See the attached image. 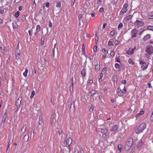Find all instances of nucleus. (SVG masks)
I'll return each mask as SVG.
<instances>
[{
	"instance_id": "17",
	"label": "nucleus",
	"mask_w": 153,
	"mask_h": 153,
	"mask_svg": "<svg viewBox=\"0 0 153 153\" xmlns=\"http://www.w3.org/2000/svg\"><path fill=\"white\" fill-rule=\"evenodd\" d=\"M74 153H84V152L82 149H81L79 151L77 149H75Z\"/></svg>"
},
{
	"instance_id": "37",
	"label": "nucleus",
	"mask_w": 153,
	"mask_h": 153,
	"mask_svg": "<svg viewBox=\"0 0 153 153\" xmlns=\"http://www.w3.org/2000/svg\"><path fill=\"white\" fill-rule=\"evenodd\" d=\"M35 93V92L34 91H33L32 92V93H31V95L30 97V98H33V97L34 96Z\"/></svg>"
},
{
	"instance_id": "16",
	"label": "nucleus",
	"mask_w": 153,
	"mask_h": 153,
	"mask_svg": "<svg viewBox=\"0 0 153 153\" xmlns=\"http://www.w3.org/2000/svg\"><path fill=\"white\" fill-rule=\"evenodd\" d=\"M29 139V136L27 134H26L24 135L23 140L25 142H27L28 141Z\"/></svg>"
},
{
	"instance_id": "14",
	"label": "nucleus",
	"mask_w": 153,
	"mask_h": 153,
	"mask_svg": "<svg viewBox=\"0 0 153 153\" xmlns=\"http://www.w3.org/2000/svg\"><path fill=\"white\" fill-rule=\"evenodd\" d=\"M57 134L62 138L63 137L62 133H64L63 131L62 130H58L56 131Z\"/></svg>"
},
{
	"instance_id": "23",
	"label": "nucleus",
	"mask_w": 153,
	"mask_h": 153,
	"mask_svg": "<svg viewBox=\"0 0 153 153\" xmlns=\"http://www.w3.org/2000/svg\"><path fill=\"white\" fill-rule=\"evenodd\" d=\"M40 26L39 25H38L36 26V30L35 33V36L40 31Z\"/></svg>"
},
{
	"instance_id": "43",
	"label": "nucleus",
	"mask_w": 153,
	"mask_h": 153,
	"mask_svg": "<svg viewBox=\"0 0 153 153\" xmlns=\"http://www.w3.org/2000/svg\"><path fill=\"white\" fill-rule=\"evenodd\" d=\"M110 55L112 56H113L115 55V53L114 51H111V52Z\"/></svg>"
},
{
	"instance_id": "25",
	"label": "nucleus",
	"mask_w": 153,
	"mask_h": 153,
	"mask_svg": "<svg viewBox=\"0 0 153 153\" xmlns=\"http://www.w3.org/2000/svg\"><path fill=\"white\" fill-rule=\"evenodd\" d=\"M42 123V118L41 117H39V123L38 125V126H41Z\"/></svg>"
},
{
	"instance_id": "54",
	"label": "nucleus",
	"mask_w": 153,
	"mask_h": 153,
	"mask_svg": "<svg viewBox=\"0 0 153 153\" xmlns=\"http://www.w3.org/2000/svg\"><path fill=\"white\" fill-rule=\"evenodd\" d=\"M93 110H94V107L93 106H92L89 109V111H90L91 112V111H92Z\"/></svg>"
},
{
	"instance_id": "1",
	"label": "nucleus",
	"mask_w": 153,
	"mask_h": 153,
	"mask_svg": "<svg viewBox=\"0 0 153 153\" xmlns=\"http://www.w3.org/2000/svg\"><path fill=\"white\" fill-rule=\"evenodd\" d=\"M146 125L145 123H143L141 124L135 130V133L137 134H139L142 132L146 128Z\"/></svg>"
},
{
	"instance_id": "51",
	"label": "nucleus",
	"mask_w": 153,
	"mask_h": 153,
	"mask_svg": "<svg viewBox=\"0 0 153 153\" xmlns=\"http://www.w3.org/2000/svg\"><path fill=\"white\" fill-rule=\"evenodd\" d=\"M71 81H72V82H71L72 86H71L70 87V88H72V89H73V77H72Z\"/></svg>"
},
{
	"instance_id": "63",
	"label": "nucleus",
	"mask_w": 153,
	"mask_h": 153,
	"mask_svg": "<svg viewBox=\"0 0 153 153\" xmlns=\"http://www.w3.org/2000/svg\"><path fill=\"white\" fill-rule=\"evenodd\" d=\"M119 43V42L118 41H116L114 42V44L115 45H118Z\"/></svg>"
},
{
	"instance_id": "50",
	"label": "nucleus",
	"mask_w": 153,
	"mask_h": 153,
	"mask_svg": "<svg viewBox=\"0 0 153 153\" xmlns=\"http://www.w3.org/2000/svg\"><path fill=\"white\" fill-rule=\"evenodd\" d=\"M97 46L96 45H95L94 48V51L96 52L97 50Z\"/></svg>"
},
{
	"instance_id": "11",
	"label": "nucleus",
	"mask_w": 153,
	"mask_h": 153,
	"mask_svg": "<svg viewBox=\"0 0 153 153\" xmlns=\"http://www.w3.org/2000/svg\"><path fill=\"white\" fill-rule=\"evenodd\" d=\"M117 92L118 94V95L120 97H122L123 95V92L121 90V89L120 88H118L117 89Z\"/></svg>"
},
{
	"instance_id": "49",
	"label": "nucleus",
	"mask_w": 153,
	"mask_h": 153,
	"mask_svg": "<svg viewBox=\"0 0 153 153\" xmlns=\"http://www.w3.org/2000/svg\"><path fill=\"white\" fill-rule=\"evenodd\" d=\"M95 40L97 42L98 39V36L97 35V34H96L95 36Z\"/></svg>"
},
{
	"instance_id": "29",
	"label": "nucleus",
	"mask_w": 153,
	"mask_h": 153,
	"mask_svg": "<svg viewBox=\"0 0 153 153\" xmlns=\"http://www.w3.org/2000/svg\"><path fill=\"white\" fill-rule=\"evenodd\" d=\"M20 14V12L19 11H17L15 14V17L18 18Z\"/></svg>"
},
{
	"instance_id": "53",
	"label": "nucleus",
	"mask_w": 153,
	"mask_h": 153,
	"mask_svg": "<svg viewBox=\"0 0 153 153\" xmlns=\"http://www.w3.org/2000/svg\"><path fill=\"white\" fill-rule=\"evenodd\" d=\"M91 16L92 17H94L95 16V13L94 12H93L91 14Z\"/></svg>"
},
{
	"instance_id": "31",
	"label": "nucleus",
	"mask_w": 153,
	"mask_h": 153,
	"mask_svg": "<svg viewBox=\"0 0 153 153\" xmlns=\"http://www.w3.org/2000/svg\"><path fill=\"white\" fill-rule=\"evenodd\" d=\"M56 6L57 7L59 8L61 6V4L60 2L59 1H58L56 2Z\"/></svg>"
},
{
	"instance_id": "42",
	"label": "nucleus",
	"mask_w": 153,
	"mask_h": 153,
	"mask_svg": "<svg viewBox=\"0 0 153 153\" xmlns=\"http://www.w3.org/2000/svg\"><path fill=\"white\" fill-rule=\"evenodd\" d=\"M82 17V14H79L78 15V19L79 21H80V20Z\"/></svg>"
},
{
	"instance_id": "21",
	"label": "nucleus",
	"mask_w": 153,
	"mask_h": 153,
	"mask_svg": "<svg viewBox=\"0 0 153 153\" xmlns=\"http://www.w3.org/2000/svg\"><path fill=\"white\" fill-rule=\"evenodd\" d=\"M100 68V63L98 64V63L95 66V69L97 71H98Z\"/></svg>"
},
{
	"instance_id": "39",
	"label": "nucleus",
	"mask_w": 153,
	"mask_h": 153,
	"mask_svg": "<svg viewBox=\"0 0 153 153\" xmlns=\"http://www.w3.org/2000/svg\"><path fill=\"white\" fill-rule=\"evenodd\" d=\"M107 69L106 67H105L104 68H103L102 71V74H104L106 72V70Z\"/></svg>"
},
{
	"instance_id": "33",
	"label": "nucleus",
	"mask_w": 153,
	"mask_h": 153,
	"mask_svg": "<svg viewBox=\"0 0 153 153\" xmlns=\"http://www.w3.org/2000/svg\"><path fill=\"white\" fill-rule=\"evenodd\" d=\"M112 40V39H110L109 40V41L108 42V45L109 46H110V45L113 46V44L112 43V42L111 41V40Z\"/></svg>"
},
{
	"instance_id": "45",
	"label": "nucleus",
	"mask_w": 153,
	"mask_h": 153,
	"mask_svg": "<svg viewBox=\"0 0 153 153\" xmlns=\"http://www.w3.org/2000/svg\"><path fill=\"white\" fill-rule=\"evenodd\" d=\"M4 10L0 8V14H3L4 13Z\"/></svg>"
},
{
	"instance_id": "24",
	"label": "nucleus",
	"mask_w": 153,
	"mask_h": 153,
	"mask_svg": "<svg viewBox=\"0 0 153 153\" xmlns=\"http://www.w3.org/2000/svg\"><path fill=\"white\" fill-rule=\"evenodd\" d=\"M81 75L83 76H84L86 75V72L85 69L82 70L81 73Z\"/></svg>"
},
{
	"instance_id": "36",
	"label": "nucleus",
	"mask_w": 153,
	"mask_h": 153,
	"mask_svg": "<svg viewBox=\"0 0 153 153\" xmlns=\"http://www.w3.org/2000/svg\"><path fill=\"white\" fill-rule=\"evenodd\" d=\"M102 51L105 54H107L108 53V51L105 50L104 48L102 49Z\"/></svg>"
},
{
	"instance_id": "8",
	"label": "nucleus",
	"mask_w": 153,
	"mask_h": 153,
	"mask_svg": "<svg viewBox=\"0 0 153 153\" xmlns=\"http://www.w3.org/2000/svg\"><path fill=\"white\" fill-rule=\"evenodd\" d=\"M118 126L117 125H114L111 128L110 130L111 131L114 132L117 130L118 128Z\"/></svg>"
},
{
	"instance_id": "7",
	"label": "nucleus",
	"mask_w": 153,
	"mask_h": 153,
	"mask_svg": "<svg viewBox=\"0 0 153 153\" xmlns=\"http://www.w3.org/2000/svg\"><path fill=\"white\" fill-rule=\"evenodd\" d=\"M22 100V97H19L16 102V105L17 106V109H18L20 107L21 104V101Z\"/></svg>"
},
{
	"instance_id": "13",
	"label": "nucleus",
	"mask_w": 153,
	"mask_h": 153,
	"mask_svg": "<svg viewBox=\"0 0 153 153\" xmlns=\"http://www.w3.org/2000/svg\"><path fill=\"white\" fill-rule=\"evenodd\" d=\"M55 115L54 114H51V117L50 122L51 124H52L55 120Z\"/></svg>"
},
{
	"instance_id": "26",
	"label": "nucleus",
	"mask_w": 153,
	"mask_h": 153,
	"mask_svg": "<svg viewBox=\"0 0 153 153\" xmlns=\"http://www.w3.org/2000/svg\"><path fill=\"white\" fill-rule=\"evenodd\" d=\"M143 143L141 140H139L138 143L137 144V146L138 148L140 147H141L143 144Z\"/></svg>"
},
{
	"instance_id": "3",
	"label": "nucleus",
	"mask_w": 153,
	"mask_h": 153,
	"mask_svg": "<svg viewBox=\"0 0 153 153\" xmlns=\"http://www.w3.org/2000/svg\"><path fill=\"white\" fill-rule=\"evenodd\" d=\"M140 64L141 65V68L143 70H145L146 69L149 65V63L147 62H144L140 60L139 61Z\"/></svg>"
},
{
	"instance_id": "56",
	"label": "nucleus",
	"mask_w": 153,
	"mask_h": 153,
	"mask_svg": "<svg viewBox=\"0 0 153 153\" xmlns=\"http://www.w3.org/2000/svg\"><path fill=\"white\" fill-rule=\"evenodd\" d=\"M23 8L22 6H20L19 7V10L21 11Z\"/></svg>"
},
{
	"instance_id": "44",
	"label": "nucleus",
	"mask_w": 153,
	"mask_h": 153,
	"mask_svg": "<svg viewBox=\"0 0 153 153\" xmlns=\"http://www.w3.org/2000/svg\"><path fill=\"white\" fill-rule=\"evenodd\" d=\"M128 62L130 64L132 65L134 64V62L131 59H129L128 60Z\"/></svg>"
},
{
	"instance_id": "12",
	"label": "nucleus",
	"mask_w": 153,
	"mask_h": 153,
	"mask_svg": "<svg viewBox=\"0 0 153 153\" xmlns=\"http://www.w3.org/2000/svg\"><path fill=\"white\" fill-rule=\"evenodd\" d=\"M26 126L25 125H23V126L22 127L21 132L20 133V136H21L23 134V133L25 132V131L26 129Z\"/></svg>"
},
{
	"instance_id": "22",
	"label": "nucleus",
	"mask_w": 153,
	"mask_h": 153,
	"mask_svg": "<svg viewBox=\"0 0 153 153\" xmlns=\"http://www.w3.org/2000/svg\"><path fill=\"white\" fill-rule=\"evenodd\" d=\"M101 132L102 134L106 133L108 132V131L106 129H101Z\"/></svg>"
},
{
	"instance_id": "2",
	"label": "nucleus",
	"mask_w": 153,
	"mask_h": 153,
	"mask_svg": "<svg viewBox=\"0 0 153 153\" xmlns=\"http://www.w3.org/2000/svg\"><path fill=\"white\" fill-rule=\"evenodd\" d=\"M132 142L133 139L131 138H130L127 140L126 142V146H125L126 150H128L130 148L132 144Z\"/></svg>"
},
{
	"instance_id": "35",
	"label": "nucleus",
	"mask_w": 153,
	"mask_h": 153,
	"mask_svg": "<svg viewBox=\"0 0 153 153\" xmlns=\"http://www.w3.org/2000/svg\"><path fill=\"white\" fill-rule=\"evenodd\" d=\"M123 26V24L122 23H120L118 25V29L119 30H120V28H121Z\"/></svg>"
},
{
	"instance_id": "4",
	"label": "nucleus",
	"mask_w": 153,
	"mask_h": 153,
	"mask_svg": "<svg viewBox=\"0 0 153 153\" xmlns=\"http://www.w3.org/2000/svg\"><path fill=\"white\" fill-rule=\"evenodd\" d=\"M72 140L71 137L67 136L65 140L64 144L68 145L69 146L72 143Z\"/></svg>"
},
{
	"instance_id": "58",
	"label": "nucleus",
	"mask_w": 153,
	"mask_h": 153,
	"mask_svg": "<svg viewBox=\"0 0 153 153\" xmlns=\"http://www.w3.org/2000/svg\"><path fill=\"white\" fill-rule=\"evenodd\" d=\"M6 114H7V110H6V111H5V112H4L3 117H4L5 118H6V116H7Z\"/></svg>"
},
{
	"instance_id": "64",
	"label": "nucleus",
	"mask_w": 153,
	"mask_h": 153,
	"mask_svg": "<svg viewBox=\"0 0 153 153\" xmlns=\"http://www.w3.org/2000/svg\"><path fill=\"white\" fill-rule=\"evenodd\" d=\"M117 62L120 63V62L119 60L116 57V59H115V62Z\"/></svg>"
},
{
	"instance_id": "32",
	"label": "nucleus",
	"mask_w": 153,
	"mask_h": 153,
	"mask_svg": "<svg viewBox=\"0 0 153 153\" xmlns=\"http://www.w3.org/2000/svg\"><path fill=\"white\" fill-rule=\"evenodd\" d=\"M147 29L148 30H153V26H149L147 27Z\"/></svg>"
},
{
	"instance_id": "15",
	"label": "nucleus",
	"mask_w": 153,
	"mask_h": 153,
	"mask_svg": "<svg viewBox=\"0 0 153 153\" xmlns=\"http://www.w3.org/2000/svg\"><path fill=\"white\" fill-rule=\"evenodd\" d=\"M96 93V91L95 90H92L89 93V95L92 96L94 95Z\"/></svg>"
},
{
	"instance_id": "55",
	"label": "nucleus",
	"mask_w": 153,
	"mask_h": 153,
	"mask_svg": "<svg viewBox=\"0 0 153 153\" xmlns=\"http://www.w3.org/2000/svg\"><path fill=\"white\" fill-rule=\"evenodd\" d=\"M49 3L48 2H46V4H45L46 7H48L49 6Z\"/></svg>"
},
{
	"instance_id": "27",
	"label": "nucleus",
	"mask_w": 153,
	"mask_h": 153,
	"mask_svg": "<svg viewBox=\"0 0 153 153\" xmlns=\"http://www.w3.org/2000/svg\"><path fill=\"white\" fill-rule=\"evenodd\" d=\"M114 66L116 69H118L119 70H120V67H121V66H120V65L118 63L115 64Z\"/></svg>"
},
{
	"instance_id": "62",
	"label": "nucleus",
	"mask_w": 153,
	"mask_h": 153,
	"mask_svg": "<svg viewBox=\"0 0 153 153\" xmlns=\"http://www.w3.org/2000/svg\"><path fill=\"white\" fill-rule=\"evenodd\" d=\"M150 120L151 121L153 120V112L152 113V116L150 117Z\"/></svg>"
},
{
	"instance_id": "6",
	"label": "nucleus",
	"mask_w": 153,
	"mask_h": 153,
	"mask_svg": "<svg viewBox=\"0 0 153 153\" xmlns=\"http://www.w3.org/2000/svg\"><path fill=\"white\" fill-rule=\"evenodd\" d=\"M143 25V22L139 20H137L134 23V26L136 27H139Z\"/></svg>"
},
{
	"instance_id": "10",
	"label": "nucleus",
	"mask_w": 153,
	"mask_h": 153,
	"mask_svg": "<svg viewBox=\"0 0 153 153\" xmlns=\"http://www.w3.org/2000/svg\"><path fill=\"white\" fill-rule=\"evenodd\" d=\"M137 33V31L136 29H134L132 30L131 31V36L133 37H136V35Z\"/></svg>"
},
{
	"instance_id": "30",
	"label": "nucleus",
	"mask_w": 153,
	"mask_h": 153,
	"mask_svg": "<svg viewBox=\"0 0 153 153\" xmlns=\"http://www.w3.org/2000/svg\"><path fill=\"white\" fill-rule=\"evenodd\" d=\"M28 72V69H25V71L23 73V75L25 76H26Z\"/></svg>"
},
{
	"instance_id": "5",
	"label": "nucleus",
	"mask_w": 153,
	"mask_h": 153,
	"mask_svg": "<svg viewBox=\"0 0 153 153\" xmlns=\"http://www.w3.org/2000/svg\"><path fill=\"white\" fill-rule=\"evenodd\" d=\"M146 51L149 54H151L153 53V47L151 45H148L146 47Z\"/></svg>"
},
{
	"instance_id": "40",
	"label": "nucleus",
	"mask_w": 153,
	"mask_h": 153,
	"mask_svg": "<svg viewBox=\"0 0 153 153\" xmlns=\"http://www.w3.org/2000/svg\"><path fill=\"white\" fill-rule=\"evenodd\" d=\"M124 4L123 5V7L122 9L121 10L120 12V14H122L123 13H124Z\"/></svg>"
},
{
	"instance_id": "59",
	"label": "nucleus",
	"mask_w": 153,
	"mask_h": 153,
	"mask_svg": "<svg viewBox=\"0 0 153 153\" xmlns=\"http://www.w3.org/2000/svg\"><path fill=\"white\" fill-rule=\"evenodd\" d=\"M49 27H52V24L51 22H49Z\"/></svg>"
},
{
	"instance_id": "52",
	"label": "nucleus",
	"mask_w": 153,
	"mask_h": 153,
	"mask_svg": "<svg viewBox=\"0 0 153 153\" xmlns=\"http://www.w3.org/2000/svg\"><path fill=\"white\" fill-rule=\"evenodd\" d=\"M147 85H148V87L149 88H152V87L151 85V83L149 82H148V83L147 84Z\"/></svg>"
},
{
	"instance_id": "57",
	"label": "nucleus",
	"mask_w": 153,
	"mask_h": 153,
	"mask_svg": "<svg viewBox=\"0 0 153 153\" xmlns=\"http://www.w3.org/2000/svg\"><path fill=\"white\" fill-rule=\"evenodd\" d=\"M107 25L106 23H104L102 26V28L103 29H104L106 25Z\"/></svg>"
},
{
	"instance_id": "28",
	"label": "nucleus",
	"mask_w": 153,
	"mask_h": 153,
	"mask_svg": "<svg viewBox=\"0 0 153 153\" xmlns=\"http://www.w3.org/2000/svg\"><path fill=\"white\" fill-rule=\"evenodd\" d=\"M117 33L116 32L115 30H113L110 32V35L112 36H114L115 34Z\"/></svg>"
},
{
	"instance_id": "61",
	"label": "nucleus",
	"mask_w": 153,
	"mask_h": 153,
	"mask_svg": "<svg viewBox=\"0 0 153 153\" xmlns=\"http://www.w3.org/2000/svg\"><path fill=\"white\" fill-rule=\"evenodd\" d=\"M75 0H72L71 1V5L73 6L74 4V2Z\"/></svg>"
},
{
	"instance_id": "34",
	"label": "nucleus",
	"mask_w": 153,
	"mask_h": 153,
	"mask_svg": "<svg viewBox=\"0 0 153 153\" xmlns=\"http://www.w3.org/2000/svg\"><path fill=\"white\" fill-rule=\"evenodd\" d=\"M12 25H13V28H15L17 27V23L16 22H13L12 23Z\"/></svg>"
},
{
	"instance_id": "60",
	"label": "nucleus",
	"mask_w": 153,
	"mask_h": 153,
	"mask_svg": "<svg viewBox=\"0 0 153 153\" xmlns=\"http://www.w3.org/2000/svg\"><path fill=\"white\" fill-rule=\"evenodd\" d=\"M6 118L4 117H3V118L2 119V122H5V120Z\"/></svg>"
},
{
	"instance_id": "46",
	"label": "nucleus",
	"mask_w": 153,
	"mask_h": 153,
	"mask_svg": "<svg viewBox=\"0 0 153 153\" xmlns=\"http://www.w3.org/2000/svg\"><path fill=\"white\" fill-rule=\"evenodd\" d=\"M104 11V9L103 7L100 8L99 9V12L101 13H102Z\"/></svg>"
},
{
	"instance_id": "38",
	"label": "nucleus",
	"mask_w": 153,
	"mask_h": 153,
	"mask_svg": "<svg viewBox=\"0 0 153 153\" xmlns=\"http://www.w3.org/2000/svg\"><path fill=\"white\" fill-rule=\"evenodd\" d=\"M88 83L90 84V85H91L93 83V80L90 79V78H89L88 79Z\"/></svg>"
},
{
	"instance_id": "41",
	"label": "nucleus",
	"mask_w": 153,
	"mask_h": 153,
	"mask_svg": "<svg viewBox=\"0 0 153 153\" xmlns=\"http://www.w3.org/2000/svg\"><path fill=\"white\" fill-rule=\"evenodd\" d=\"M122 146L121 145L119 144V145H118V149H119V150L120 152H121V149L122 148Z\"/></svg>"
},
{
	"instance_id": "48",
	"label": "nucleus",
	"mask_w": 153,
	"mask_h": 153,
	"mask_svg": "<svg viewBox=\"0 0 153 153\" xmlns=\"http://www.w3.org/2000/svg\"><path fill=\"white\" fill-rule=\"evenodd\" d=\"M132 16H131V15H129L127 18V20L128 21L130 19L132 18Z\"/></svg>"
},
{
	"instance_id": "19",
	"label": "nucleus",
	"mask_w": 153,
	"mask_h": 153,
	"mask_svg": "<svg viewBox=\"0 0 153 153\" xmlns=\"http://www.w3.org/2000/svg\"><path fill=\"white\" fill-rule=\"evenodd\" d=\"M150 38V35L148 34L145 36L143 38V39L144 41H146L148 39Z\"/></svg>"
},
{
	"instance_id": "9",
	"label": "nucleus",
	"mask_w": 153,
	"mask_h": 153,
	"mask_svg": "<svg viewBox=\"0 0 153 153\" xmlns=\"http://www.w3.org/2000/svg\"><path fill=\"white\" fill-rule=\"evenodd\" d=\"M135 48L136 47H135L134 48H129V50L126 51V53L128 55H131L133 54Z\"/></svg>"
},
{
	"instance_id": "47",
	"label": "nucleus",
	"mask_w": 153,
	"mask_h": 153,
	"mask_svg": "<svg viewBox=\"0 0 153 153\" xmlns=\"http://www.w3.org/2000/svg\"><path fill=\"white\" fill-rule=\"evenodd\" d=\"M41 44L42 45H43L44 44V37H42L41 38Z\"/></svg>"
},
{
	"instance_id": "18",
	"label": "nucleus",
	"mask_w": 153,
	"mask_h": 153,
	"mask_svg": "<svg viewBox=\"0 0 153 153\" xmlns=\"http://www.w3.org/2000/svg\"><path fill=\"white\" fill-rule=\"evenodd\" d=\"M144 113V111L143 110H141L140 112L139 113L137 114L136 115V118L139 117V116L143 115Z\"/></svg>"
},
{
	"instance_id": "20",
	"label": "nucleus",
	"mask_w": 153,
	"mask_h": 153,
	"mask_svg": "<svg viewBox=\"0 0 153 153\" xmlns=\"http://www.w3.org/2000/svg\"><path fill=\"white\" fill-rule=\"evenodd\" d=\"M109 135V133L108 132H107L106 133L103 134H102V137L103 139H105Z\"/></svg>"
}]
</instances>
